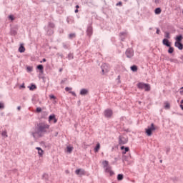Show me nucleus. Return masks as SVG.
Here are the masks:
<instances>
[{
    "mask_svg": "<svg viewBox=\"0 0 183 183\" xmlns=\"http://www.w3.org/2000/svg\"><path fill=\"white\" fill-rule=\"evenodd\" d=\"M65 172L66 174H69V170H66Z\"/></svg>",
    "mask_w": 183,
    "mask_h": 183,
    "instance_id": "obj_55",
    "label": "nucleus"
},
{
    "mask_svg": "<svg viewBox=\"0 0 183 183\" xmlns=\"http://www.w3.org/2000/svg\"><path fill=\"white\" fill-rule=\"evenodd\" d=\"M157 129V127H155V125L152 123L151 127H148L147 129H146V134L148 137H151L152 135V132L155 131Z\"/></svg>",
    "mask_w": 183,
    "mask_h": 183,
    "instance_id": "obj_4",
    "label": "nucleus"
},
{
    "mask_svg": "<svg viewBox=\"0 0 183 183\" xmlns=\"http://www.w3.org/2000/svg\"><path fill=\"white\" fill-rule=\"evenodd\" d=\"M120 149L122 151L123 155H125V154L129 151V147H125V146H122Z\"/></svg>",
    "mask_w": 183,
    "mask_h": 183,
    "instance_id": "obj_15",
    "label": "nucleus"
},
{
    "mask_svg": "<svg viewBox=\"0 0 183 183\" xmlns=\"http://www.w3.org/2000/svg\"><path fill=\"white\" fill-rule=\"evenodd\" d=\"M27 71H29L31 72L32 71V67L28 66L27 67Z\"/></svg>",
    "mask_w": 183,
    "mask_h": 183,
    "instance_id": "obj_46",
    "label": "nucleus"
},
{
    "mask_svg": "<svg viewBox=\"0 0 183 183\" xmlns=\"http://www.w3.org/2000/svg\"><path fill=\"white\" fill-rule=\"evenodd\" d=\"M160 163L162 164V160H160Z\"/></svg>",
    "mask_w": 183,
    "mask_h": 183,
    "instance_id": "obj_59",
    "label": "nucleus"
},
{
    "mask_svg": "<svg viewBox=\"0 0 183 183\" xmlns=\"http://www.w3.org/2000/svg\"><path fill=\"white\" fill-rule=\"evenodd\" d=\"M76 9H78V8H79V5H76Z\"/></svg>",
    "mask_w": 183,
    "mask_h": 183,
    "instance_id": "obj_56",
    "label": "nucleus"
},
{
    "mask_svg": "<svg viewBox=\"0 0 183 183\" xmlns=\"http://www.w3.org/2000/svg\"><path fill=\"white\" fill-rule=\"evenodd\" d=\"M159 32H161L159 29H157L156 34H157V35H159Z\"/></svg>",
    "mask_w": 183,
    "mask_h": 183,
    "instance_id": "obj_45",
    "label": "nucleus"
},
{
    "mask_svg": "<svg viewBox=\"0 0 183 183\" xmlns=\"http://www.w3.org/2000/svg\"><path fill=\"white\" fill-rule=\"evenodd\" d=\"M20 88H25V84H22L20 86Z\"/></svg>",
    "mask_w": 183,
    "mask_h": 183,
    "instance_id": "obj_50",
    "label": "nucleus"
},
{
    "mask_svg": "<svg viewBox=\"0 0 183 183\" xmlns=\"http://www.w3.org/2000/svg\"><path fill=\"white\" fill-rule=\"evenodd\" d=\"M71 89H72V88H70V87H66V88H65V91H66V92H68V91H71Z\"/></svg>",
    "mask_w": 183,
    "mask_h": 183,
    "instance_id": "obj_42",
    "label": "nucleus"
},
{
    "mask_svg": "<svg viewBox=\"0 0 183 183\" xmlns=\"http://www.w3.org/2000/svg\"><path fill=\"white\" fill-rule=\"evenodd\" d=\"M46 34H47V35H49V36L54 35V29L48 28Z\"/></svg>",
    "mask_w": 183,
    "mask_h": 183,
    "instance_id": "obj_17",
    "label": "nucleus"
},
{
    "mask_svg": "<svg viewBox=\"0 0 183 183\" xmlns=\"http://www.w3.org/2000/svg\"><path fill=\"white\" fill-rule=\"evenodd\" d=\"M36 149H37L39 157H42L44 155V150H42L41 147H36Z\"/></svg>",
    "mask_w": 183,
    "mask_h": 183,
    "instance_id": "obj_18",
    "label": "nucleus"
},
{
    "mask_svg": "<svg viewBox=\"0 0 183 183\" xmlns=\"http://www.w3.org/2000/svg\"><path fill=\"white\" fill-rule=\"evenodd\" d=\"M74 12H75V14H78V12H79L78 9H76L74 11Z\"/></svg>",
    "mask_w": 183,
    "mask_h": 183,
    "instance_id": "obj_52",
    "label": "nucleus"
},
{
    "mask_svg": "<svg viewBox=\"0 0 183 183\" xmlns=\"http://www.w3.org/2000/svg\"><path fill=\"white\" fill-rule=\"evenodd\" d=\"M37 69H39V71H40V72H44V66L42 64L38 65Z\"/></svg>",
    "mask_w": 183,
    "mask_h": 183,
    "instance_id": "obj_22",
    "label": "nucleus"
},
{
    "mask_svg": "<svg viewBox=\"0 0 183 183\" xmlns=\"http://www.w3.org/2000/svg\"><path fill=\"white\" fill-rule=\"evenodd\" d=\"M42 178L43 179L48 181V179H49V175H48V174H44L42 176Z\"/></svg>",
    "mask_w": 183,
    "mask_h": 183,
    "instance_id": "obj_27",
    "label": "nucleus"
},
{
    "mask_svg": "<svg viewBox=\"0 0 183 183\" xmlns=\"http://www.w3.org/2000/svg\"><path fill=\"white\" fill-rule=\"evenodd\" d=\"M42 115H44V117H46V116H48V112H42Z\"/></svg>",
    "mask_w": 183,
    "mask_h": 183,
    "instance_id": "obj_43",
    "label": "nucleus"
},
{
    "mask_svg": "<svg viewBox=\"0 0 183 183\" xmlns=\"http://www.w3.org/2000/svg\"><path fill=\"white\" fill-rule=\"evenodd\" d=\"M5 108V106L4 105V103L0 102V109H4Z\"/></svg>",
    "mask_w": 183,
    "mask_h": 183,
    "instance_id": "obj_37",
    "label": "nucleus"
},
{
    "mask_svg": "<svg viewBox=\"0 0 183 183\" xmlns=\"http://www.w3.org/2000/svg\"><path fill=\"white\" fill-rule=\"evenodd\" d=\"M89 94V91L86 89H81L80 91V95L85 96Z\"/></svg>",
    "mask_w": 183,
    "mask_h": 183,
    "instance_id": "obj_14",
    "label": "nucleus"
},
{
    "mask_svg": "<svg viewBox=\"0 0 183 183\" xmlns=\"http://www.w3.org/2000/svg\"><path fill=\"white\" fill-rule=\"evenodd\" d=\"M2 137H5V138H8V133H6V131H4L1 133Z\"/></svg>",
    "mask_w": 183,
    "mask_h": 183,
    "instance_id": "obj_35",
    "label": "nucleus"
},
{
    "mask_svg": "<svg viewBox=\"0 0 183 183\" xmlns=\"http://www.w3.org/2000/svg\"><path fill=\"white\" fill-rule=\"evenodd\" d=\"M127 142H128V138L122 137V136L119 137V145H125Z\"/></svg>",
    "mask_w": 183,
    "mask_h": 183,
    "instance_id": "obj_6",
    "label": "nucleus"
},
{
    "mask_svg": "<svg viewBox=\"0 0 183 183\" xmlns=\"http://www.w3.org/2000/svg\"><path fill=\"white\" fill-rule=\"evenodd\" d=\"M67 81V79L66 78H64L63 80L61 81V84H65V82H66Z\"/></svg>",
    "mask_w": 183,
    "mask_h": 183,
    "instance_id": "obj_38",
    "label": "nucleus"
},
{
    "mask_svg": "<svg viewBox=\"0 0 183 183\" xmlns=\"http://www.w3.org/2000/svg\"><path fill=\"white\" fill-rule=\"evenodd\" d=\"M49 98H50V99H56V97H55V96H54V95H52V94H51V95L49 96Z\"/></svg>",
    "mask_w": 183,
    "mask_h": 183,
    "instance_id": "obj_39",
    "label": "nucleus"
},
{
    "mask_svg": "<svg viewBox=\"0 0 183 183\" xmlns=\"http://www.w3.org/2000/svg\"><path fill=\"white\" fill-rule=\"evenodd\" d=\"M30 91H34V89H36V85L35 84H31L30 86H29Z\"/></svg>",
    "mask_w": 183,
    "mask_h": 183,
    "instance_id": "obj_28",
    "label": "nucleus"
},
{
    "mask_svg": "<svg viewBox=\"0 0 183 183\" xmlns=\"http://www.w3.org/2000/svg\"><path fill=\"white\" fill-rule=\"evenodd\" d=\"M117 6H122V2L119 1V3H117Z\"/></svg>",
    "mask_w": 183,
    "mask_h": 183,
    "instance_id": "obj_41",
    "label": "nucleus"
},
{
    "mask_svg": "<svg viewBox=\"0 0 183 183\" xmlns=\"http://www.w3.org/2000/svg\"><path fill=\"white\" fill-rule=\"evenodd\" d=\"M19 52H20L21 54L25 52V47L24 46V45L21 44L19 48Z\"/></svg>",
    "mask_w": 183,
    "mask_h": 183,
    "instance_id": "obj_19",
    "label": "nucleus"
},
{
    "mask_svg": "<svg viewBox=\"0 0 183 183\" xmlns=\"http://www.w3.org/2000/svg\"><path fill=\"white\" fill-rule=\"evenodd\" d=\"M130 68L133 71V72H137V71H138V66L135 65L132 66Z\"/></svg>",
    "mask_w": 183,
    "mask_h": 183,
    "instance_id": "obj_26",
    "label": "nucleus"
},
{
    "mask_svg": "<svg viewBox=\"0 0 183 183\" xmlns=\"http://www.w3.org/2000/svg\"><path fill=\"white\" fill-rule=\"evenodd\" d=\"M127 58H132L134 56V49L129 48L125 52Z\"/></svg>",
    "mask_w": 183,
    "mask_h": 183,
    "instance_id": "obj_5",
    "label": "nucleus"
},
{
    "mask_svg": "<svg viewBox=\"0 0 183 183\" xmlns=\"http://www.w3.org/2000/svg\"><path fill=\"white\" fill-rule=\"evenodd\" d=\"M119 36L121 38V41H124L125 38H127V31H123L119 34Z\"/></svg>",
    "mask_w": 183,
    "mask_h": 183,
    "instance_id": "obj_16",
    "label": "nucleus"
},
{
    "mask_svg": "<svg viewBox=\"0 0 183 183\" xmlns=\"http://www.w3.org/2000/svg\"><path fill=\"white\" fill-rule=\"evenodd\" d=\"M9 19H11V21H14V16H12V15H10L9 16Z\"/></svg>",
    "mask_w": 183,
    "mask_h": 183,
    "instance_id": "obj_44",
    "label": "nucleus"
},
{
    "mask_svg": "<svg viewBox=\"0 0 183 183\" xmlns=\"http://www.w3.org/2000/svg\"><path fill=\"white\" fill-rule=\"evenodd\" d=\"M113 112L110 109H107L104 112V115L105 118H111L112 117Z\"/></svg>",
    "mask_w": 183,
    "mask_h": 183,
    "instance_id": "obj_7",
    "label": "nucleus"
},
{
    "mask_svg": "<svg viewBox=\"0 0 183 183\" xmlns=\"http://www.w3.org/2000/svg\"><path fill=\"white\" fill-rule=\"evenodd\" d=\"M76 36V35L75 34V33H71L69 35V39H74V38H75Z\"/></svg>",
    "mask_w": 183,
    "mask_h": 183,
    "instance_id": "obj_30",
    "label": "nucleus"
},
{
    "mask_svg": "<svg viewBox=\"0 0 183 183\" xmlns=\"http://www.w3.org/2000/svg\"><path fill=\"white\" fill-rule=\"evenodd\" d=\"M169 108H171V105L169 104V103H168V102H164V109H169Z\"/></svg>",
    "mask_w": 183,
    "mask_h": 183,
    "instance_id": "obj_23",
    "label": "nucleus"
},
{
    "mask_svg": "<svg viewBox=\"0 0 183 183\" xmlns=\"http://www.w3.org/2000/svg\"><path fill=\"white\" fill-rule=\"evenodd\" d=\"M124 179V174H119L117 175V180L122 181Z\"/></svg>",
    "mask_w": 183,
    "mask_h": 183,
    "instance_id": "obj_24",
    "label": "nucleus"
},
{
    "mask_svg": "<svg viewBox=\"0 0 183 183\" xmlns=\"http://www.w3.org/2000/svg\"><path fill=\"white\" fill-rule=\"evenodd\" d=\"M93 29H92V25H89L87 27L86 34L88 36H91L92 35Z\"/></svg>",
    "mask_w": 183,
    "mask_h": 183,
    "instance_id": "obj_12",
    "label": "nucleus"
},
{
    "mask_svg": "<svg viewBox=\"0 0 183 183\" xmlns=\"http://www.w3.org/2000/svg\"><path fill=\"white\" fill-rule=\"evenodd\" d=\"M123 161H127V156H123Z\"/></svg>",
    "mask_w": 183,
    "mask_h": 183,
    "instance_id": "obj_51",
    "label": "nucleus"
},
{
    "mask_svg": "<svg viewBox=\"0 0 183 183\" xmlns=\"http://www.w3.org/2000/svg\"><path fill=\"white\" fill-rule=\"evenodd\" d=\"M169 48V49H168V53L169 54H173L174 53V47H172V46H169L168 47Z\"/></svg>",
    "mask_w": 183,
    "mask_h": 183,
    "instance_id": "obj_31",
    "label": "nucleus"
},
{
    "mask_svg": "<svg viewBox=\"0 0 183 183\" xmlns=\"http://www.w3.org/2000/svg\"><path fill=\"white\" fill-rule=\"evenodd\" d=\"M180 94H181V95H183V87L181 88Z\"/></svg>",
    "mask_w": 183,
    "mask_h": 183,
    "instance_id": "obj_49",
    "label": "nucleus"
},
{
    "mask_svg": "<svg viewBox=\"0 0 183 183\" xmlns=\"http://www.w3.org/2000/svg\"><path fill=\"white\" fill-rule=\"evenodd\" d=\"M48 28L54 29V28H55V24L52 23V22H49L48 23Z\"/></svg>",
    "mask_w": 183,
    "mask_h": 183,
    "instance_id": "obj_21",
    "label": "nucleus"
},
{
    "mask_svg": "<svg viewBox=\"0 0 183 183\" xmlns=\"http://www.w3.org/2000/svg\"><path fill=\"white\" fill-rule=\"evenodd\" d=\"M76 175H85V170L83 169H78L75 171Z\"/></svg>",
    "mask_w": 183,
    "mask_h": 183,
    "instance_id": "obj_10",
    "label": "nucleus"
},
{
    "mask_svg": "<svg viewBox=\"0 0 183 183\" xmlns=\"http://www.w3.org/2000/svg\"><path fill=\"white\" fill-rule=\"evenodd\" d=\"M54 121V124H56L58 122V119L55 117V114H51L49 117V122Z\"/></svg>",
    "mask_w": 183,
    "mask_h": 183,
    "instance_id": "obj_9",
    "label": "nucleus"
},
{
    "mask_svg": "<svg viewBox=\"0 0 183 183\" xmlns=\"http://www.w3.org/2000/svg\"><path fill=\"white\" fill-rule=\"evenodd\" d=\"M162 44H163V45H164L165 46H167V48H168L169 46H171V42H170L169 40H168V39H164L162 40Z\"/></svg>",
    "mask_w": 183,
    "mask_h": 183,
    "instance_id": "obj_11",
    "label": "nucleus"
},
{
    "mask_svg": "<svg viewBox=\"0 0 183 183\" xmlns=\"http://www.w3.org/2000/svg\"><path fill=\"white\" fill-rule=\"evenodd\" d=\"M71 94L73 95V97H76V94H75L74 92H71Z\"/></svg>",
    "mask_w": 183,
    "mask_h": 183,
    "instance_id": "obj_48",
    "label": "nucleus"
},
{
    "mask_svg": "<svg viewBox=\"0 0 183 183\" xmlns=\"http://www.w3.org/2000/svg\"><path fill=\"white\" fill-rule=\"evenodd\" d=\"M106 172H109L110 174V176L112 177L114 175V172H112L111 166H107V167H104Z\"/></svg>",
    "mask_w": 183,
    "mask_h": 183,
    "instance_id": "obj_13",
    "label": "nucleus"
},
{
    "mask_svg": "<svg viewBox=\"0 0 183 183\" xmlns=\"http://www.w3.org/2000/svg\"><path fill=\"white\" fill-rule=\"evenodd\" d=\"M62 45H63V48L64 49H68V48H69V44H68L66 43H63Z\"/></svg>",
    "mask_w": 183,
    "mask_h": 183,
    "instance_id": "obj_33",
    "label": "nucleus"
},
{
    "mask_svg": "<svg viewBox=\"0 0 183 183\" xmlns=\"http://www.w3.org/2000/svg\"><path fill=\"white\" fill-rule=\"evenodd\" d=\"M180 107L183 110V100H181Z\"/></svg>",
    "mask_w": 183,
    "mask_h": 183,
    "instance_id": "obj_47",
    "label": "nucleus"
},
{
    "mask_svg": "<svg viewBox=\"0 0 183 183\" xmlns=\"http://www.w3.org/2000/svg\"><path fill=\"white\" fill-rule=\"evenodd\" d=\"M161 12H162L161 8H157L154 10V14H156V15H159V14H161Z\"/></svg>",
    "mask_w": 183,
    "mask_h": 183,
    "instance_id": "obj_25",
    "label": "nucleus"
},
{
    "mask_svg": "<svg viewBox=\"0 0 183 183\" xmlns=\"http://www.w3.org/2000/svg\"><path fill=\"white\" fill-rule=\"evenodd\" d=\"M42 112V109L41 107L36 108V112Z\"/></svg>",
    "mask_w": 183,
    "mask_h": 183,
    "instance_id": "obj_40",
    "label": "nucleus"
},
{
    "mask_svg": "<svg viewBox=\"0 0 183 183\" xmlns=\"http://www.w3.org/2000/svg\"><path fill=\"white\" fill-rule=\"evenodd\" d=\"M59 72H62V69H59Z\"/></svg>",
    "mask_w": 183,
    "mask_h": 183,
    "instance_id": "obj_58",
    "label": "nucleus"
},
{
    "mask_svg": "<svg viewBox=\"0 0 183 183\" xmlns=\"http://www.w3.org/2000/svg\"><path fill=\"white\" fill-rule=\"evenodd\" d=\"M17 109H18V111H21V106H19V107H17Z\"/></svg>",
    "mask_w": 183,
    "mask_h": 183,
    "instance_id": "obj_53",
    "label": "nucleus"
},
{
    "mask_svg": "<svg viewBox=\"0 0 183 183\" xmlns=\"http://www.w3.org/2000/svg\"><path fill=\"white\" fill-rule=\"evenodd\" d=\"M168 152H169V149L167 150V154H168Z\"/></svg>",
    "mask_w": 183,
    "mask_h": 183,
    "instance_id": "obj_57",
    "label": "nucleus"
},
{
    "mask_svg": "<svg viewBox=\"0 0 183 183\" xmlns=\"http://www.w3.org/2000/svg\"><path fill=\"white\" fill-rule=\"evenodd\" d=\"M68 59H74V54H68Z\"/></svg>",
    "mask_w": 183,
    "mask_h": 183,
    "instance_id": "obj_36",
    "label": "nucleus"
},
{
    "mask_svg": "<svg viewBox=\"0 0 183 183\" xmlns=\"http://www.w3.org/2000/svg\"><path fill=\"white\" fill-rule=\"evenodd\" d=\"M100 148H101V144L99 143H97L94 148V152H99Z\"/></svg>",
    "mask_w": 183,
    "mask_h": 183,
    "instance_id": "obj_20",
    "label": "nucleus"
},
{
    "mask_svg": "<svg viewBox=\"0 0 183 183\" xmlns=\"http://www.w3.org/2000/svg\"><path fill=\"white\" fill-rule=\"evenodd\" d=\"M182 39V35H178L175 38L176 41L174 43V46H176V48H178V49H179L180 51H182L183 49V44L182 43H181Z\"/></svg>",
    "mask_w": 183,
    "mask_h": 183,
    "instance_id": "obj_2",
    "label": "nucleus"
},
{
    "mask_svg": "<svg viewBox=\"0 0 183 183\" xmlns=\"http://www.w3.org/2000/svg\"><path fill=\"white\" fill-rule=\"evenodd\" d=\"M103 74H107V72H109V67H108V64H103L101 66Z\"/></svg>",
    "mask_w": 183,
    "mask_h": 183,
    "instance_id": "obj_8",
    "label": "nucleus"
},
{
    "mask_svg": "<svg viewBox=\"0 0 183 183\" xmlns=\"http://www.w3.org/2000/svg\"><path fill=\"white\" fill-rule=\"evenodd\" d=\"M49 124L45 122L39 123L36 127V132L31 133L33 138H36V134L40 138H42L45 134H49Z\"/></svg>",
    "mask_w": 183,
    "mask_h": 183,
    "instance_id": "obj_1",
    "label": "nucleus"
},
{
    "mask_svg": "<svg viewBox=\"0 0 183 183\" xmlns=\"http://www.w3.org/2000/svg\"><path fill=\"white\" fill-rule=\"evenodd\" d=\"M66 149H67V152H69V154H71V152H72V150L74 149V147L69 146L66 147Z\"/></svg>",
    "mask_w": 183,
    "mask_h": 183,
    "instance_id": "obj_32",
    "label": "nucleus"
},
{
    "mask_svg": "<svg viewBox=\"0 0 183 183\" xmlns=\"http://www.w3.org/2000/svg\"><path fill=\"white\" fill-rule=\"evenodd\" d=\"M164 36L167 38V39H169L171 38V36H169V32H165Z\"/></svg>",
    "mask_w": 183,
    "mask_h": 183,
    "instance_id": "obj_34",
    "label": "nucleus"
},
{
    "mask_svg": "<svg viewBox=\"0 0 183 183\" xmlns=\"http://www.w3.org/2000/svg\"><path fill=\"white\" fill-rule=\"evenodd\" d=\"M102 164H103L104 168H107V167L109 166V162H108V161H107V160L104 161V162H102Z\"/></svg>",
    "mask_w": 183,
    "mask_h": 183,
    "instance_id": "obj_29",
    "label": "nucleus"
},
{
    "mask_svg": "<svg viewBox=\"0 0 183 183\" xmlns=\"http://www.w3.org/2000/svg\"><path fill=\"white\" fill-rule=\"evenodd\" d=\"M42 62H46V59H43Z\"/></svg>",
    "mask_w": 183,
    "mask_h": 183,
    "instance_id": "obj_54",
    "label": "nucleus"
},
{
    "mask_svg": "<svg viewBox=\"0 0 183 183\" xmlns=\"http://www.w3.org/2000/svg\"><path fill=\"white\" fill-rule=\"evenodd\" d=\"M137 87L139 89H144L147 92L151 91V86L148 84L140 82L137 84Z\"/></svg>",
    "mask_w": 183,
    "mask_h": 183,
    "instance_id": "obj_3",
    "label": "nucleus"
}]
</instances>
